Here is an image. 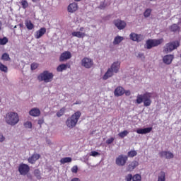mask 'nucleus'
Masks as SVG:
<instances>
[{
    "instance_id": "obj_20",
    "label": "nucleus",
    "mask_w": 181,
    "mask_h": 181,
    "mask_svg": "<svg viewBox=\"0 0 181 181\" xmlns=\"http://www.w3.org/2000/svg\"><path fill=\"white\" fill-rule=\"evenodd\" d=\"M138 165H139V163H138V161L136 160L132 161L129 164V165L127 168V172H132V170H134V169H135V168H136Z\"/></svg>"
},
{
    "instance_id": "obj_9",
    "label": "nucleus",
    "mask_w": 181,
    "mask_h": 181,
    "mask_svg": "<svg viewBox=\"0 0 181 181\" xmlns=\"http://www.w3.org/2000/svg\"><path fill=\"white\" fill-rule=\"evenodd\" d=\"M127 160L128 157L127 156L120 155L116 158V165L117 166H124Z\"/></svg>"
},
{
    "instance_id": "obj_30",
    "label": "nucleus",
    "mask_w": 181,
    "mask_h": 181,
    "mask_svg": "<svg viewBox=\"0 0 181 181\" xmlns=\"http://www.w3.org/2000/svg\"><path fill=\"white\" fill-rule=\"evenodd\" d=\"M71 160H72L71 158H70V157H65V158H62L60 160V163L62 165H64V163H70V162H71Z\"/></svg>"
},
{
    "instance_id": "obj_32",
    "label": "nucleus",
    "mask_w": 181,
    "mask_h": 181,
    "mask_svg": "<svg viewBox=\"0 0 181 181\" xmlns=\"http://www.w3.org/2000/svg\"><path fill=\"white\" fill-rule=\"evenodd\" d=\"M66 112V107H62L57 112V117L60 118V117H63L64 115V113Z\"/></svg>"
},
{
    "instance_id": "obj_57",
    "label": "nucleus",
    "mask_w": 181,
    "mask_h": 181,
    "mask_svg": "<svg viewBox=\"0 0 181 181\" xmlns=\"http://www.w3.org/2000/svg\"><path fill=\"white\" fill-rule=\"evenodd\" d=\"M14 29H16V25L14 26Z\"/></svg>"
},
{
    "instance_id": "obj_12",
    "label": "nucleus",
    "mask_w": 181,
    "mask_h": 181,
    "mask_svg": "<svg viewBox=\"0 0 181 181\" xmlns=\"http://www.w3.org/2000/svg\"><path fill=\"white\" fill-rule=\"evenodd\" d=\"M114 24L116 26V28H117V29H119V30L125 29V26H127V23L121 20H115Z\"/></svg>"
},
{
    "instance_id": "obj_39",
    "label": "nucleus",
    "mask_w": 181,
    "mask_h": 181,
    "mask_svg": "<svg viewBox=\"0 0 181 181\" xmlns=\"http://www.w3.org/2000/svg\"><path fill=\"white\" fill-rule=\"evenodd\" d=\"M39 67V64L34 62L30 65L31 70H36Z\"/></svg>"
},
{
    "instance_id": "obj_14",
    "label": "nucleus",
    "mask_w": 181,
    "mask_h": 181,
    "mask_svg": "<svg viewBox=\"0 0 181 181\" xmlns=\"http://www.w3.org/2000/svg\"><path fill=\"white\" fill-rule=\"evenodd\" d=\"M130 39H132L133 42H142V40H144V36L142 35L132 33L130 34Z\"/></svg>"
},
{
    "instance_id": "obj_1",
    "label": "nucleus",
    "mask_w": 181,
    "mask_h": 181,
    "mask_svg": "<svg viewBox=\"0 0 181 181\" xmlns=\"http://www.w3.org/2000/svg\"><path fill=\"white\" fill-rule=\"evenodd\" d=\"M153 93L146 92L143 95H139L136 96V104H142L144 103V107H149L151 104H152V98Z\"/></svg>"
},
{
    "instance_id": "obj_52",
    "label": "nucleus",
    "mask_w": 181,
    "mask_h": 181,
    "mask_svg": "<svg viewBox=\"0 0 181 181\" xmlns=\"http://www.w3.org/2000/svg\"><path fill=\"white\" fill-rule=\"evenodd\" d=\"M1 28H2V22L0 21V31H1Z\"/></svg>"
},
{
    "instance_id": "obj_38",
    "label": "nucleus",
    "mask_w": 181,
    "mask_h": 181,
    "mask_svg": "<svg viewBox=\"0 0 181 181\" xmlns=\"http://www.w3.org/2000/svg\"><path fill=\"white\" fill-rule=\"evenodd\" d=\"M6 43H8V38L6 37L0 38V45L4 46V45H6Z\"/></svg>"
},
{
    "instance_id": "obj_46",
    "label": "nucleus",
    "mask_w": 181,
    "mask_h": 181,
    "mask_svg": "<svg viewBox=\"0 0 181 181\" xmlns=\"http://www.w3.org/2000/svg\"><path fill=\"white\" fill-rule=\"evenodd\" d=\"M106 7L107 4H105V3H102L99 6L100 9H105Z\"/></svg>"
},
{
    "instance_id": "obj_21",
    "label": "nucleus",
    "mask_w": 181,
    "mask_h": 181,
    "mask_svg": "<svg viewBox=\"0 0 181 181\" xmlns=\"http://www.w3.org/2000/svg\"><path fill=\"white\" fill-rule=\"evenodd\" d=\"M74 37H78V39H83L86 37V33H81L80 31H74L71 33Z\"/></svg>"
},
{
    "instance_id": "obj_17",
    "label": "nucleus",
    "mask_w": 181,
    "mask_h": 181,
    "mask_svg": "<svg viewBox=\"0 0 181 181\" xmlns=\"http://www.w3.org/2000/svg\"><path fill=\"white\" fill-rule=\"evenodd\" d=\"M173 59H175L173 54L165 55L163 58V62L165 64H171L172 62H173Z\"/></svg>"
},
{
    "instance_id": "obj_3",
    "label": "nucleus",
    "mask_w": 181,
    "mask_h": 181,
    "mask_svg": "<svg viewBox=\"0 0 181 181\" xmlns=\"http://www.w3.org/2000/svg\"><path fill=\"white\" fill-rule=\"evenodd\" d=\"M5 119L8 125L14 126L19 122V116L16 112H10L6 115Z\"/></svg>"
},
{
    "instance_id": "obj_35",
    "label": "nucleus",
    "mask_w": 181,
    "mask_h": 181,
    "mask_svg": "<svg viewBox=\"0 0 181 181\" xmlns=\"http://www.w3.org/2000/svg\"><path fill=\"white\" fill-rule=\"evenodd\" d=\"M129 158H134L138 155V153L135 150H132L127 153Z\"/></svg>"
},
{
    "instance_id": "obj_59",
    "label": "nucleus",
    "mask_w": 181,
    "mask_h": 181,
    "mask_svg": "<svg viewBox=\"0 0 181 181\" xmlns=\"http://www.w3.org/2000/svg\"><path fill=\"white\" fill-rule=\"evenodd\" d=\"M149 1H155V0H149Z\"/></svg>"
},
{
    "instance_id": "obj_51",
    "label": "nucleus",
    "mask_w": 181,
    "mask_h": 181,
    "mask_svg": "<svg viewBox=\"0 0 181 181\" xmlns=\"http://www.w3.org/2000/svg\"><path fill=\"white\" fill-rule=\"evenodd\" d=\"M81 160L82 162H84V163H86V159H85V157H83V158H81Z\"/></svg>"
},
{
    "instance_id": "obj_42",
    "label": "nucleus",
    "mask_w": 181,
    "mask_h": 181,
    "mask_svg": "<svg viewBox=\"0 0 181 181\" xmlns=\"http://www.w3.org/2000/svg\"><path fill=\"white\" fill-rule=\"evenodd\" d=\"M129 132L127 130H124L119 134V136H127Z\"/></svg>"
},
{
    "instance_id": "obj_22",
    "label": "nucleus",
    "mask_w": 181,
    "mask_h": 181,
    "mask_svg": "<svg viewBox=\"0 0 181 181\" xmlns=\"http://www.w3.org/2000/svg\"><path fill=\"white\" fill-rule=\"evenodd\" d=\"M29 114L31 117H39L40 115V110L37 107H34L30 110Z\"/></svg>"
},
{
    "instance_id": "obj_24",
    "label": "nucleus",
    "mask_w": 181,
    "mask_h": 181,
    "mask_svg": "<svg viewBox=\"0 0 181 181\" xmlns=\"http://www.w3.org/2000/svg\"><path fill=\"white\" fill-rule=\"evenodd\" d=\"M112 76H114V72L111 70L110 68H109L106 73L104 74L103 78V80H108V78H110V77H112Z\"/></svg>"
},
{
    "instance_id": "obj_10",
    "label": "nucleus",
    "mask_w": 181,
    "mask_h": 181,
    "mask_svg": "<svg viewBox=\"0 0 181 181\" xmlns=\"http://www.w3.org/2000/svg\"><path fill=\"white\" fill-rule=\"evenodd\" d=\"M142 177L139 174H136L135 175H132V174H129L126 175L125 180L126 181H141Z\"/></svg>"
},
{
    "instance_id": "obj_23",
    "label": "nucleus",
    "mask_w": 181,
    "mask_h": 181,
    "mask_svg": "<svg viewBox=\"0 0 181 181\" xmlns=\"http://www.w3.org/2000/svg\"><path fill=\"white\" fill-rule=\"evenodd\" d=\"M40 158V155L37 153H34L31 157L28 158L29 163H31L33 165V163H35L36 160H37Z\"/></svg>"
},
{
    "instance_id": "obj_50",
    "label": "nucleus",
    "mask_w": 181,
    "mask_h": 181,
    "mask_svg": "<svg viewBox=\"0 0 181 181\" xmlns=\"http://www.w3.org/2000/svg\"><path fill=\"white\" fill-rule=\"evenodd\" d=\"M80 32H83V30H84V27H81L80 29H79Z\"/></svg>"
},
{
    "instance_id": "obj_28",
    "label": "nucleus",
    "mask_w": 181,
    "mask_h": 181,
    "mask_svg": "<svg viewBox=\"0 0 181 181\" xmlns=\"http://www.w3.org/2000/svg\"><path fill=\"white\" fill-rule=\"evenodd\" d=\"M124 40V37H121L119 35H117L115 37L114 41H113V45H119V43Z\"/></svg>"
},
{
    "instance_id": "obj_37",
    "label": "nucleus",
    "mask_w": 181,
    "mask_h": 181,
    "mask_svg": "<svg viewBox=\"0 0 181 181\" xmlns=\"http://www.w3.org/2000/svg\"><path fill=\"white\" fill-rule=\"evenodd\" d=\"M21 4L23 9H26V8L29 6V3H28V1L26 0H22Z\"/></svg>"
},
{
    "instance_id": "obj_27",
    "label": "nucleus",
    "mask_w": 181,
    "mask_h": 181,
    "mask_svg": "<svg viewBox=\"0 0 181 181\" xmlns=\"http://www.w3.org/2000/svg\"><path fill=\"white\" fill-rule=\"evenodd\" d=\"M25 25L27 29H28V30H32V29L35 28V25H33V23H32V21H30V20H26L25 21Z\"/></svg>"
},
{
    "instance_id": "obj_55",
    "label": "nucleus",
    "mask_w": 181,
    "mask_h": 181,
    "mask_svg": "<svg viewBox=\"0 0 181 181\" xmlns=\"http://www.w3.org/2000/svg\"><path fill=\"white\" fill-rule=\"evenodd\" d=\"M39 0H32L33 2H37Z\"/></svg>"
},
{
    "instance_id": "obj_11",
    "label": "nucleus",
    "mask_w": 181,
    "mask_h": 181,
    "mask_svg": "<svg viewBox=\"0 0 181 181\" xmlns=\"http://www.w3.org/2000/svg\"><path fill=\"white\" fill-rule=\"evenodd\" d=\"M78 9V4L76 2L71 3L67 7V11L69 13H74Z\"/></svg>"
},
{
    "instance_id": "obj_34",
    "label": "nucleus",
    "mask_w": 181,
    "mask_h": 181,
    "mask_svg": "<svg viewBox=\"0 0 181 181\" xmlns=\"http://www.w3.org/2000/svg\"><path fill=\"white\" fill-rule=\"evenodd\" d=\"M151 13H152V9L151 8L146 9L144 13V18H149L151 16Z\"/></svg>"
},
{
    "instance_id": "obj_53",
    "label": "nucleus",
    "mask_w": 181,
    "mask_h": 181,
    "mask_svg": "<svg viewBox=\"0 0 181 181\" xmlns=\"http://www.w3.org/2000/svg\"><path fill=\"white\" fill-rule=\"evenodd\" d=\"M144 56V54H139V57H142Z\"/></svg>"
},
{
    "instance_id": "obj_19",
    "label": "nucleus",
    "mask_w": 181,
    "mask_h": 181,
    "mask_svg": "<svg viewBox=\"0 0 181 181\" xmlns=\"http://www.w3.org/2000/svg\"><path fill=\"white\" fill-rule=\"evenodd\" d=\"M121 66V63L119 62H114L112 66H110V69L114 72V73H118L119 71V67Z\"/></svg>"
},
{
    "instance_id": "obj_18",
    "label": "nucleus",
    "mask_w": 181,
    "mask_h": 181,
    "mask_svg": "<svg viewBox=\"0 0 181 181\" xmlns=\"http://www.w3.org/2000/svg\"><path fill=\"white\" fill-rule=\"evenodd\" d=\"M46 33V28H41L40 30L36 31L35 37V39H40Z\"/></svg>"
},
{
    "instance_id": "obj_29",
    "label": "nucleus",
    "mask_w": 181,
    "mask_h": 181,
    "mask_svg": "<svg viewBox=\"0 0 181 181\" xmlns=\"http://www.w3.org/2000/svg\"><path fill=\"white\" fill-rule=\"evenodd\" d=\"M64 70H67V64H62L57 66V71L59 73L63 71Z\"/></svg>"
},
{
    "instance_id": "obj_26",
    "label": "nucleus",
    "mask_w": 181,
    "mask_h": 181,
    "mask_svg": "<svg viewBox=\"0 0 181 181\" xmlns=\"http://www.w3.org/2000/svg\"><path fill=\"white\" fill-rule=\"evenodd\" d=\"M166 173L164 171H160L158 175V181H165Z\"/></svg>"
},
{
    "instance_id": "obj_15",
    "label": "nucleus",
    "mask_w": 181,
    "mask_h": 181,
    "mask_svg": "<svg viewBox=\"0 0 181 181\" xmlns=\"http://www.w3.org/2000/svg\"><path fill=\"white\" fill-rule=\"evenodd\" d=\"M115 97H121L125 94V89L122 86H118L114 91Z\"/></svg>"
},
{
    "instance_id": "obj_31",
    "label": "nucleus",
    "mask_w": 181,
    "mask_h": 181,
    "mask_svg": "<svg viewBox=\"0 0 181 181\" xmlns=\"http://www.w3.org/2000/svg\"><path fill=\"white\" fill-rule=\"evenodd\" d=\"M170 30L171 32H179L180 30V27H179V25L177 24H173L170 26Z\"/></svg>"
},
{
    "instance_id": "obj_44",
    "label": "nucleus",
    "mask_w": 181,
    "mask_h": 181,
    "mask_svg": "<svg viewBox=\"0 0 181 181\" xmlns=\"http://www.w3.org/2000/svg\"><path fill=\"white\" fill-rule=\"evenodd\" d=\"M71 170L72 173H77V171L78 170V167H77V165H74V167H72Z\"/></svg>"
},
{
    "instance_id": "obj_36",
    "label": "nucleus",
    "mask_w": 181,
    "mask_h": 181,
    "mask_svg": "<svg viewBox=\"0 0 181 181\" xmlns=\"http://www.w3.org/2000/svg\"><path fill=\"white\" fill-rule=\"evenodd\" d=\"M0 71L4 73H8V66H5L2 62H0Z\"/></svg>"
},
{
    "instance_id": "obj_49",
    "label": "nucleus",
    "mask_w": 181,
    "mask_h": 181,
    "mask_svg": "<svg viewBox=\"0 0 181 181\" xmlns=\"http://www.w3.org/2000/svg\"><path fill=\"white\" fill-rule=\"evenodd\" d=\"M38 124H39V125H42V124H43L42 120H39Z\"/></svg>"
},
{
    "instance_id": "obj_4",
    "label": "nucleus",
    "mask_w": 181,
    "mask_h": 181,
    "mask_svg": "<svg viewBox=\"0 0 181 181\" xmlns=\"http://www.w3.org/2000/svg\"><path fill=\"white\" fill-rule=\"evenodd\" d=\"M53 73L49 72V71H44L37 76V80L40 81H44V83H51L53 81Z\"/></svg>"
},
{
    "instance_id": "obj_16",
    "label": "nucleus",
    "mask_w": 181,
    "mask_h": 181,
    "mask_svg": "<svg viewBox=\"0 0 181 181\" xmlns=\"http://www.w3.org/2000/svg\"><path fill=\"white\" fill-rule=\"evenodd\" d=\"M159 156L165 159H173L174 155L170 151H161L159 153Z\"/></svg>"
},
{
    "instance_id": "obj_56",
    "label": "nucleus",
    "mask_w": 181,
    "mask_h": 181,
    "mask_svg": "<svg viewBox=\"0 0 181 181\" xmlns=\"http://www.w3.org/2000/svg\"><path fill=\"white\" fill-rule=\"evenodd\" d=\"M20 26L22 28L23 26V24H20Z\"/></svg>"
},
{
    "instance_id": "obj_54",
    "label": "nucleus",
    "mask_w": 181,
    "mask_h": 181,
    "mask_svg": "<svg viewBox=\"0 0 181 181\" xmlns=\"http://www.w3.org/2000/svg\"><path fill=\"white\" fill-rule=\"evenodd\" d=\"M76 2H80L81 0H74Z\"/></svg>"
},
{
    "instance_id": "obj_48",
    "label": "nucleus",
    "mask_w": 181,
    "mask_h": 181,
    "mask_svg": "<svg viewBox=\"0 0 181 181\" xmlns=\"http://www.w3.org/2000/svg\"><path fill=\"white\" fill-rule=\"evenodd\" d=\"M5 141V137L0 136V142H4Z\"/></svg>"
},
{
    "instance_id": "obj_5",
    "label": "nucleus",
    "mask_w": 181,
    "mask_h": 181,
    "mask_svg": "<svg viewBox=\"0 0 181 181\" xmlns=\"http://www.w3.org/2000/svg\"><path fill=\"white\" fill-rule=\"evenodd\" d=\"M180 46V42L179 41H173L165 45L164 47V52L165 53H170L173 50L176 49L177 47Z\"/></svg>"
},
{
    "instance_id": "obj_33",
    "label": "nucleus",
    "mask_w": 181,
    "mask_h": 181,
    "mask_svg": "<svg viewBox=\"0 0 181 181\" xmlns=\"http://www.w3.org/2000/svg\"><path fill=\"white\" fill-rule=\"evenodd\" d=\"M1 60H4V62H10L11 57H9V54L4 53L1 56Z\"/></svg>"
},
{
    "instance_id": "obj_43",
    "label": "nucleus",
    "mask_w": 181,
    "mask_h": 181,
    "mask_svg": "<svg viewBox=\"0 0 181 181\" xmlns=\"http://www.w3.org/2000/svg\"><path fill=\"white\" fill-rule=\"evenodd\" d=\"M25 128H32V122H26L24 124Z\"/></svg>"
},
{
    "instance_id": "obj_41",
    "label": "nucleus",
    "mask_w": 181,
    "mask_h": 181,
    "mask_svg": "<svg viewBox=\"0 0 181 181\" xmlns=\"http://www.w3.org/2000/svg\"><path fill=\"white\" fill-rule=\"evenodd\" d=\"M34 175L36 176L37 178L40 179V171L39 170H34Z\"/></svg>"
},
{
    "instance_id": "obj_2",
    "label": "nucleus",
    "mask_w": 181,
    "mask_h": 181,
    "mask_svg": "<svg viewBox=\"0 0 181 181\" xmlns=\"http://www.w3.org/2000/svg\"><path fill=\"white\" fill-rule=\"evenodd\" d=\"M81 117V112L80 111L76 112L71 117L67 118L66 121V127H68V128H74V127L77 125V123L78 122V120L80 119Z\"/></svg>"
},
{
    "instance_id": "obj_6",
    "label": "nucleus",
    "mask_w": 181,
    "mask_h": 181,
    "mask_svg": "<svg viewBox=\"0 0 181 181\" xmlns=\"http://www.w3.org/2000/svg\"><path fill=\"white\" fill-rule=\"evenodd\" d=\"M163 42V39L159 40H148L146 41L147 49H152V47H156L159 46Z\"/></svg>"
},
{
    "instance_id": "obj_45",
    "label": "nucleus",
    "mask_w": 181,
    "mask_h": 181,
    "mask_svg": "<svg viewBox=\"0 0 181 181\" xmlns=\"http://www.w3.org/2000/svg\"><path fill=\"white\" fill-rule=\"evenodd\" d=\"M112 142H114V138L113 137H111L110 139H108L107 141H106V144H112Z\"/></svg>"
},
{
    "instance_id": "obj_13",
    "label": "nucleus",
    "mask_w": 181,
    "mask_h": 181,
    "mask_svg": "<svg viewBox=\"0 0 181 181\" xmlns=\"http://www.w3.org/2000/svg\"><path fill=\"white\" fill-rule=\"evenodd\" d=\"M69 59H71V52L65 51L59 57V62H66V60H69Z\"/></svg>"
},
{
    "instance_id": "obj_40",
    "label": "nucleus",
    "mask_w": 181,
    "mask_h": 181,
    "mask_svg": "<svg viewBox=\"0 0 181 181\" xmlns=\"http://www.w3.org/2000/svg\"><path fill=\"white\" fill-rule=\"evenodd\" d=\"M100 153H98V151H91L90 153V156H93V158H96V156H100Z\"/></svg>"
},
{
    "instance_id": "obj_47",
    "label": "nucleus",
    "mask_w": 181,
    "mask_h": 181,
    "mask_svg": "<svg viewBox=\"0 0 181 181\" xmlns=\"http://www.w3.org/2000/svg\"><path fill=\"white\" fill-rule=\"evenodd\" d=\"M124 94H125V95H127V97H129V95H131V90H124Z\"/></svg>"
},
{
    "instance_id": "obj_58",
    "label": "nucleus",
    "mask_w": 181,
    "mask_h": 181,
    "mask_svg": "<svg viewBox=\"0 0 181 181\" xmlns=\"http://www.w3.org/2000/svg\"><path fill=\"white\" fill-rule=\"evenodd\" d=\"M74 104H78V103H77V102H76V103H74Z\"/></svg>"
},
{
    "instance_id": "obj_7",
    "label": "nucleus",
    "mask_w": 181,
    "mask_h": 181,
    "mask_svg": "<svg viewBox=\"0 0 181 181\" xmlns=\"http://www.w3.org/2000/svg\"><path fill=\"white\" fill-rule=\"evenodd\" d=\"M94 66V62L93 59L87 57H84L81 60V66L85 67V69H91V67Z\"/></svg>"
},
{
    "instance_id": "obj_25",
    "label": "nucleus",
    "mask_w": 181,
    "mask_h": 181,
    "mask_svg": "<svg viewBox=\"0 0 181 181\" xmlns=\"http://www.w3.org/2000/svg\"><path fill=\"white\" fill-rule=\"evenodd\" d=\"M152 131V127H147L144 129H138L136 130L137 134H149Z\"/></svg>"
},
{
    "instance_id": "obj_8",
    "label": "nucleus",
    "mask_w": 181,
    "mask_h": 181,
    "mask_svg": "<svg viewBox=\"0 0 181 181\" xmlns=\"http://www.w3.org/2000/svg\"><path fill=\"white\" fill-rule=\"evenodd\" d=\"M29 170H30V168L27 164L21 163L18 166V172L23 176H26V174L29 173Z\"/></svg>"
}]
</instances>
